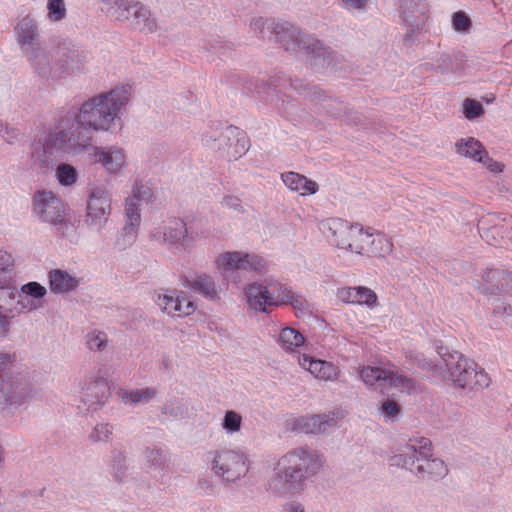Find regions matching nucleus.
<instances>
[{
	"label": "nucleus",
	"mask_w": 512,
	"mask_h": 512,
	"mask_svg": "<svg viewBox=\"0 0 512 512\" xmlns=\"http://www.w3.org/2000/svg\"><path fill=\"white\" fill-rule=\"evenodd\" d=\"M324 464L325 457L318 450L308 446L292 448L278 459L268 487L281 496L294 495L307 479L323 469Z\"/></svg>",
	"instance_id": "nucleus-1"
},
{
	"label": "nucleus",
	"mask_w": 512,
	"mask_h": 512,
	"mask_svg": "<svg viewBox=\"0 0 512 512\" xmlns=\"http://www.w3.org/2000/svg\"><path fill=\"white\" fill-rule=\"evenodd\" d=\"M132 87L117 85L98 93L80 104L74 112L78 124L84 130L110 132L116 127L121 114L132 99Z\"/></svg>",
	"instance_id": "nucleus-2"
},
{
	"label": "nucleus",
	"mask_w": 512,
	"mask_h": 512,
	"mask_svg": "<svg viewBox=\"0 0 512 512\" xmlns=\"http://www.w3.org/2000/svg\"><path fill=\"white\" fill-rule=\"evenodd\" d=\"M437 354L439 360L435 364H422L433 377L448 381L456 388L467 390L483 389L490 385V378L484 369L466 359L461 353L440 346L437 348Z\"/></svg>",
	"instance_id": "nucleus-3"
},
{
	"label": "nucleus",
	"mask_w": 512,
	"mask_h": 512,
	"mask_svg": "<svg viewBox=\"0 0 512 512\" xmlns=\"http://www.w3.org/2000/svg\"><path fill=\"white\" fill-rule=\"evenodd\" d=\"M82 129L76 120L74 112L66 111L56 120L40 141L44 153L53 155L55 153L62 155L76 156L88 150L89 143L81 141L77 131Z\"/></svg>",
	"instance_id": "nucleus-4"
},
{
	"label": "nucleus",
	"mask_w": 512,
	"mask_h": 512,
	"mask_svg": "<svg viewBox=\"0 0 512 512\" xmlns=\"http://www.w3.org/2000/svg\"><path fill=\"white\" fill-rule=\"evenodd\" d=\"M319 227L334 247L364 256L372 227L357 222L351 223L341 218L323 220Z\"/></svg>",
	"instance_id": "nucleus-5"
},
{
	"label": "nucleus",
	"mask_w": 512,
	"mask_h": 512,
	"mask_svg": "<svg viewBox=\"0 0 512 512\" xmlns=\"http://www.w3.org/2000/svg\"><path fill=\"white\" fill-rule=\"evenodd\" d=\"M209 465L216 477L230 484L248 474L251 460L248 453L240 447H223L210 452Z\"/></svg>",
	"instance_id": "nucleus-6"
},
{
	"label": "nucleus",
	"mask_w": 512,
	"mask_h": 512,
	"mask_svg": "<svg viewBox=\"0 0 512 512\" xmlns=\"http://www.w3.org/2000/svg\"><path fill=\"white\" fill-rule=\"evenodd\" d=\"M216 271L223 277L236 271H251L259 275L269 271V262L259 253L244 250H227L219 253L214 262Z\"/></svg>",
	"instance_id": "nucleus-7"
},
{
	"label": "nucleus",
	"mask_w": 512,
	"mask_h": 512,
	"mask_svg": "<svg viewBox=\"0 0 512 512\" xmlns=\"http://www.w3.org/2000/svg\"><path fill=\"white\" fill-rule=\"evenodd\" d=\"M249 31L263 41H275L285 50H294V42L300 36V30L287 22L273 18L254 16L249 22Z\"/></svg>",
	"instance_id": "nucleus-8"
},
{
	"label": "nucleus",
	"mask_w": 512,
	"mask_h": 512,
	"mask_svg": "<svg viewBox=\"0 0 512 512\" xmlns=\"http://www.w3.org/2000/svg\"><path fill=\"white\" fill-rule=\"evenodd\" d=\"M32 305V282L22 286L17 291L7 281L0 285V334L5 335L9 330L10 319L24 311H29Z\"/></svg>",
	"instance_id": "nucleus-9"
},
{
	"label": "nucleus",
	"mask_w": 512,
	"mask_h": 512,
	"mask_svg": "<svg viewBox=\"0 0 512 512\" xmlns=\"http://www.w3.org/2000/svg\"><path fill=\"white\" fill-rule=\"evenodd\" d=\"M208 149L218 152L228 159H238L248 150V140L244 134H235L232 128L211 130L202 137Z\"/></svg>",
	"instance_id": "nucleus-10"
},
{
	"label": "nucleus",
	"mask_w": 512,
	"mask_h": 512,
	"mask_svg": "<svg viewBox=\"0 0 512 512\" xmlns=\"http://www.w3.org/2000/svg\"><path fill=\"white\" fill-rule=\"evenodd\" d=\"M156 200V193L148 182L136 181L132 187L131 195L125 200V218L124 233L131 240L135 239L140 223L141 204H152Z\"/></svg>",
	"instance_id": "nucleus-11"
},
{
	"label": "nucleus",
	"mask_w": 512,
	"mask_h": 512,
	"mask_svg": "<svg viewBox=\"0 0 512 512\" xmlns=\"http://www.w3.org/2000/svg\"><path fill=\"white\" fill-rule=\"evenodd\" d=\"M86 152L89 162L99 165L109 176L121 175L129 166L128 152L120 145L89 144Z\"/></svg>",
	"instance_id": "nucleus-12"
},
{
	"label": "nucleus",
	"mask_w": 512,
	"mask_h": 512,
	"mask_svg": "<svg viewBox=\"0 0 512 512\" xmlns=\"http://www.w3.org/2000/svg\"><path fill=\"white\" fill-rule=\"evenodd\" d=\"M157 307L170 317H186L193 314L196 303L182 290L164 289L155 298Z\"/></svg>",
	"instance_id": "nucleus-13"
},
{
	"label": "nucleus",
	"mask_w": 512,
	"mask_h": 512,
	"mask_svg": "<svg viewBox=\"0 0 512 512\" xmlns=\"http://www.w3.org/2000/svg\"><path fill=\"white\" fill-rule=\"evenodd\" d=\"M165 245L178 252H185L194 246V236L189 232L184 220L173 218L161 226V231L154 235Z\"/></svg>",
	"instance_id": "nucleus-14"
},
{
	"label": "nucleus",
	"mask_w": 512,
	"mask_h": 512,
	"mask_svg": "<svg viewBox=\"0 0 512 512\" xmlns=\"http://www.w3.org/2000/svg\"><path fill=\"white\" fill-rule=\"evenodd\" d=\"M111 214V195L101 186H93L89 190L86 219L88 226L102 228Z\"/></svg>",
	"instance_id": "nucleus-15"
},
{
	"label": "nucleus",
	"mask_w": 512,
	"mask_h": 512,
	"mask_svg": "<svg viewBox=\"0 0 512 512\" xmlns=\"http://www.w3.org/2000/svg\"><path fill=\"white\" fill-rule=\"evenodd\" d=\"M80 395L77 409L84 414L97 411L105 402L106 382L86 375L79 383Z\"/></svg>",
	"instance_id": "nucleus-16"
},
{
	"label": "nucleus",
	"mask_w": 512,
	"mask_h": 512,
	"mask_svg": "<svg viewBox=\"0 0 512 512\" xmlns=\"http://www.w3.org/2000/svg\"><path fill=\"white\" fill-rule=\"evenodd\" d=\"M431 449V441L425 437L411 438L408 443L391 457V464L409 470L416 475L418 458L426 456Z\"/></svg>",
	"instance_id": "nucleus-17"
},
{
	"label": "nucleus",
	"mask_w": 512,
	"mask_h": 512,
	"mask_svg": "<svg viewBox=\"0 0 512 512\" xmlns=\"http://www.w3.org/2000/svg\"><path fill=\"white\" fill-rule=\"evenodd\" d=\"M34 215L42 222L60 224L64 221V205L52 192H39L34 196Z\"/></svg>",
	"instance_id": "nucleus-18"
},
{
	"label": "nucleus",
	"mask_w": 512,
	"mask_h": 512,
	"mask_svg": "<svg viewBox=\"0 0 512 512\" xmlns=\"http://www.w3.org/2000/svg\"><path fill=\"white\" fill-rule=\"evenodd\" d=\"M299 365L312 376L321 381H336L340 376V369L332 362L317 359L307 354L299 357Z\"/></svg>",
	"instance_id": "nucleus-19"
},
{
	"label": "nucleus",
	"mask_w": 512,
	"mask_h": 512,
	"mask_svg": "<svg viewBox=\"0 0 512 512\" xmlns=\"http://www.w3.org/2000/svg\"><path fill=\"white\" fill-rule=\"evenodd\" d=\"M337 297L346 304L365 306L374 309L378 306V296L365 286L342 287L337 291Z\"/></svg>",
	"instance_id": "nucleus-20"
},
{
	"label": "nucleus",
	"mask_w": 512,
	"mask_h": 512,
	"mask_svg": "<svg viewBox=\"0 0 512 512\" xmlns=\"http://www.w3.org/2000/svg\"><path fill=\"white\" fill-rule=\"evenodd\" d=\"M337 425V420L329 415L300 416L292 420L291 428L302 433H324Z\"/></svg>",
	"instance_id": "nucleus-21"
},
{
	"label": "nucleus",
	"mask_w": 512,
	"mask_h": 512,
	"mask_svg": "<svg viewBox=\"0 0 512 512\" xmlns=\"http://www.w3.org/2000/svg\"><path fill=\"white\" fill-rule=\"evenodd\" d=\"M447 464L440 458L433 457L432 448L428 454L418 458L416 476L425 480H439L448 474Z\"/></svg>",
	"instance_id": "nucleus-22"
},
{
	"label": "nucleus",
	"mask_w": 512,
	"mask_h": 512,
	"mask_svg": "<svg viewBox=\"0 0 512 512\" xmlns=\"http://www.w3.org/2000/svg\"><path fill=\"white\" fill-rule=\"evenodd\" d=\"M507 285L512 286V274L499 270H489L482 276L478 290L484 295H498L506 293Z\"/></svg>",
	"instance_id": "nucleus-23"
},
{
	"label": "nucleus",
	"mask_w": 512,
	"mask_h": 512,
	"mask_svg": "<svg viewBox=\"0 0 512 512\" xmlns=\"http://www.w3.org/2000/svg\"><path fill=\"white\" fill-rule=\"evenodd\" d=\"M266 292L264 280L248 283L243 290L244 300L248 307L255 312H268Z\"/></svg>",
	"instance_id": "nucleus-24"
},
{
	"label": "nucleus",
	"mask_w": 512,
	"mask_h": 512,
	"mask_svg": "<svg viewBox=\"0 0 512 512\" xmlns=\"http://www.w3.org/2000/svg\"><path fill=\"white\" fill-rule=\"evenodd\" d=\"M281 180L290 191L303 197L314 195L319 190V185L314 180L293 171L282 173Z\"/></svg>",
	"instance_id": "nucleus-25"
},
{
	"label": "nucleus",
	"mask_w": 512,
	"mask_h": 512,
	"mask_svg": "<svg viewBox=\"0 0 512 512\" xmlns=\"http://www.w3.org/2000/svg\"><path fill=\"white\" fill-rule=\"evenodd\" d=\"M357 373L368 388L379 391L387 390L388 368L364 365L358 367Z\"/></svg>",
	"instance_id": "nucleus-26"
},
{
	"label": "nucleus",
	"mask_w": 512,
	"mask_h": 512,
	"mask_svg": "<svg viewBox=\"0 0 512 512\" xmlns=\"http://www.w3.org/2000/svg\"><path fill=\"white\" fill-rule=\"evenodd\" d=\"M48 277L50 290L56 294L70 293L80 285V278L65 270H51Z\"/></svg>",
	"instance_id": "nucleus-27"
},
{
	"label": "nucleus",
	"mask_w": 512,
	"mask_h": 512,
	"mask_svg": "<svg viewBox=\"0 0 512 512\" xmlns=\"http://www.w3.org/2000/svg\"><path fill=\"white\" fill-rule=\"evenodd\" d=\"M393 248L392 239L372 227L364 256L384 258L393 252Z\"/></svg>",
	"instance_id": "nucleus-28"
},
{
	"label": "nucleus",
	"mask_w": 512,
	"mask_h": 512,
	"mask_svg": "<svg viewBox=\"0 0 512 512\" xmlns=\"http://www.w3.org/2000/svg\"><path fill=\"white\" fill-rule=\"evenodd\" d=\"M455 153L460 157L479 162L486 155L482 142L474 137H463L455 142Z\"/></svg>",
	"instance_id": "nucleus-29"
},
{
	"label": "nucleus",
	"mask_w": 512,
	"mask_h": 512,
	"mask_svg": "<svg viewBox=\"0 0 512 512\" xmlns=\"http://www.w3.org/2000/svg\"><path fill=\"white\" fill-rule=\"evenodd\" d=\"M427 13L423 7L405 2L403 6V20L407 25L408 33L414 34L421 31L427 21Z\"/></svg>",
	"instance_id": "nucleus-30"
},
{
	"label": "nucleus",
	"mask_w": 512,
	"mask_h": 512,
	"mask_svg": "<svg viewBox=\"0 0 512 512\" xmlns=\"http://www.w3.org/2000/svg\"><path fill=\"white\" fill-rule=\"evenodd\" d=\"M143 465L149 473L160 474L168 466V456L161 448H146L143 452Z\"/></svg>",
	"instance_id": "nucleus-31"
},
{
	"label": "nucleus",
	"mask_w": 512,
	"mask_h": 512,
	"mask_svg": "<svg viewBox=\"0 0 512 512\" xmlns=\"http://www.w3.org/2000/svg\"><path fill=\"white\" fill-rule=\"evenodd\" d=\"M264 282L267 291L268 309L284 306V300L290 286L276 279H266Z\"/></svg>",
	"instance_id": "nucleus-32"
},
{
	"label": "nucleus",
	"mask_w": 512,
	"mask_h": 512,
	"mask_svg": "<svg viewBox=\"0 0 512 512\" xmlns=\"http://www.w3.org/2000/svg\"><path fill=\"white\" fill-rule=\"evenodd\" d=\"M184 286L196 290L205 297L211 299L217 297L215 282L205 273L195 274L191 279H186Z\"/></svg>",
	"instance_id": "nucleus-33"
},
{
	"label": "nucleus",
	"mask_w": 512,
	"mask_h": 512,
	"mask_svg": "<svg viewBox=\"0 0 512 512\" xmlns=\"http://www.w3.org/2000/svg\"><path fill=\"white\" fill-rule=\"evenodd\" d=\"M276 341L285 352L293 353L304 344L305 338L295 328L285 327L280 330Z\"/></svg>",
	"instance_id": "nucleus-34"
},
{
	"label": "nucleus",
	"mask_w": 512,
	"mask_h": 512,
	"mask_svg": "<svg viewBox=\"0 0 512 512\" xmlns=\"http://www.w3.org/2000/svg\"><path fill=\"white\" fill-rule=\"evenodd\" d=\"M119 395L122 402L126 405H144L156 397L157 390L155 388L145 387L133 390H123Z\"/></svg>",
	"instance_id": "nucleus-35"
},
{
	"label": "nucleus",
	"mask_w": 512,
	"mask_h": 512,
	"mask_svg": "<svg viewBox=\"0 0 512 512\" xmlns=\"http://www.w3.org/2000/svg\"><path fill=\"white\" fill-rule=\"evenodd\" d=\"M135 25L148 32H155L158 28V22L152 11L138 1L133 13Z\"/></svg>",
	"instance_id": "nucleus-36"
},
{
	"label": "nucleus",
	"mask_w": 512,
	"mask_h": 512,
	"mask_svg": "<svg viewBox=\"0 0 512 512\" xmlns=\"http://www.w3.org/2000/svg\"><path fill=\"white\" fill-rule=\"evenodd\" d=\"M137 3L136 0H115L108 4L106 13L119 21L129 20L133 17Z\"/></svg>",
	"instance_id": "nucleus-37"
},
{
	"label": "nucleus",
	"mask_w": 512,
	"mask_h": 512,
	"mask_svg": "<svg viewBox=\"0 0 512 512\" xmlns=\"http://www.w3.org/2000/svg\"><path fill=\"white\" fill-rule=\"evenodd\" d=\"M396 388L401 392L410 393L415 389V381L395 368H388L387 390Z\"/></svg>",
	"instance_id": "nucleus-38"
},
{
	"label": "nucleus",
	"mask_w": 512,
	"mask_h": 512,
	"mask_svg": "<svg viewBox=\"0 0 512 512\" xmlns=\"http://www.w3.org/2000/svg\"><path fill=\"white\" fill-rule=\"evenodd\" d=\"M86 348L93 353H102L109 347V337L105 331L92 329L84 337Z\"/></svg>",
	"instance_id": "nucleus-39"
},
{
	"label": "nucleus",
	"mask_w": 512,
	"mask_h": 512,
	"mask_svg": "<svg viewBox=\"0 0 512 512\" xmlns=\"http://www.w3.org/2000/svg\"><path fill=\"white\" fill-rule=\"evenodd\" d=\"M243 426L242 415L235 410H227L220 422V427L227 436H233L241 432Z\"/></svg>",
	"instance_id": "nucleus-40"
},
{
	"label": "nucleus",
	"mask_w": 512,
	"mask_h": 512,
	"mask_svg": "<svg viewBox=\"0 0 512 512\" xmlns=\"http://www.w3.org/2000/svg\"><path fill=\"white\" fill-rule=\"evenodd\" d=\"M55 178L61 186L72 187L77 183L79 173L73 165L61 163L55 169Z\"/></svg>",
	"instance_id": "nucleus-41"
},
{
	"label": "nucleus",
	"mask_w": 512,
	"mask_h": 512,
	"mask_svg": "<svg viewBox=\"0 0 512 512\" xmlns=\"http://www.w3.org/2000/svg\"><path fill=\"white\" fill-rule=\"evenodd\" d=\"M461 107L464 118L469 121H475L485 113L482 103L472 98L464 99Z\"/></svg>",
	"instance_id": "nucleus-42"
},
{
	"label": "nucleus",
	"mask_w": 512,
	"mask_h": 512,
	"mask_svg": "<svg viewBox=\"0 0 512 512\" xmlns=\"http://www.w3.org/2000/svg\"><path fill=\"white\" fill-rule=\"evenodd\" d=\"M15 30L19 44L22 47L30 45L32 41V19L26 16L17 24Z\"/></svg>",
	"instance_id": "nucleus-43"
},
{
	"label": "nucleus",
	"mask_w": 512,
	"mask_h": 512,
	"mask_svg": "<svg viewBox=\"0 0 512 512\" xmlns=\"http://www.w3.org/2000/svg\"><path fill=\"white\" fill-rule=\"evenodd\" d=\"M113 436V426L108 423L96 424L88 438L93 443L109 442Z\"/></svg>",
	"instance_id": "nucleus-44"
},
{
	"label": "nucleus",
	"mask_w": 512,
	"mask_h": 512,
	"mask_svg": "<svg viewBox=\"0 0 512 512\" xmlns=\"http://www.w3.org/2000/svg\"><path fill=\"white\" fill-rule=\"evenodd\" d=\"M452 27L461 34H468L472 28V21L464 11H457L452 15Z\"/></svg>",
	"instance_id": "nucleus-45"
},
{
	"label": "nucleus",
	"mask_w": 512,
	"mask_h": 512,
	"mask_svg": "<svg viewBox=\"0 0 512 512\" xmlns=\"http://www.w3.org/2000/svg\"><path fill=\"white\" fill-rule=\"evenodd\" d=\"M47 9L50 21L58 22L66 17L67 11L64 0H49Z\"/></svg>",
	"instance_id": "nucleus-46"
},
{
	"label": "nucleus",
	"mask_w": 512,
	"mask_h": 512,
	"mask_svg": "<svg viewBox=\"0 0 512 512\" xmlns=\"http://www.w3.org/2000/svg\"><path fill=\"white\" fill-rule=\"evenodd\" d=\"M379 413L386 421H395L400 414V406L396 401L387 399L380 405Z\"/></svg>",
	"instance_id": "nucleus-47"
},
{
	"label": "nucleus",
	"mask_w": 512,
	"mask_h": 512,
	"mask_svg": "<svg viewBox=\"0 0 512 512\" xmlns=\"http://www.w3.org/2000/svg\"><path fill=\"white\" fill-rule=\"evenodd\" d=\"M284 300V305H290L295 311L304 312L308 308L307 300L300 294L293 291L291 287L288 289Z\"/></svg>",
	"instance_id": "nucleus-48"
},
{
	"label": "nucleus",
	"mask_w": 512,
	"mask_h": 512,
	"mask_svg": "<svg viewBox=\"0 0 512 512\" xmlns=\"http://www.w3.org/2000/svg\"><path fill=\"white\" fill-rule=\"evenodd\" d=\"M370 0H338V5L348 12L365 11Z\"/></svg>",
	"instance_id": "nucleus-49"
},
{
	"label": "nucleus",
	"mask_w": 512,
	"mask_h": 512,
	"mask_svg": "<svg viewBox=\"0 0 512 512\" xmlns=\"http://www.w3.org/2000/svg\"><path fill=\"white\" fill-rule=\"evenodd\" d=\"M63 63L65 65V71L68 74L80 72L83 68L80 61V55L76 52H72L68 55L67 58L63 60Z\"/></svg>",
	"instance_id": "nucleus-50"
},
{
	"label": "nucleus",
	"mask_w": 512,
	"mask_h": 512,
	"mask_svg": "<svg viewBox=\"0 0 512 512\" xmlns=\"http://www.w3.org/2000/svg\"><path fill=\"white\" fill-rule=\"evenodd\" d=\"M452 65L453 59L449 55L443 54L436 60L435 69L442 75L449 74L454 72Z\"/></svg>",
	"instance_id": "nucleus-51"
},
{
	"label": "nucleus",
	"mask_w": 512,
	"mask_h": 512,
	"mask_svg": "<svg viewBox=\"0 0 512 512\" xmlns=\"http://www.w3.org/2000/svg\"><path fill=\"white\" fill-rule=\"evenodd\" d=\"M478 163L483 164L484 167H486L490 172L494 174H500L504 171V164L494 160L491 158L486 151V155L482 157V160H480Z\"/></svg>",
	"instance_id": "nucleus-52"
},
{
	"label": "nucleus",
	"mask_w": 512,
	"mask_h": 512,
	"mask_svg": "<svg viewBox=\"0 0 512 512\" xmlns=\"http://www.w3.org/2000/svg\"><path fill=\"white\" fill-rule=\"evenodd\" d=\"M14 268V258L4 250H0V274L9 273Z\"/></svg>",
	"instance_id": "nucleus-53"
},
{
	"label": "nucleus",
	"mask_w": 512,
	"mask_h": 512,
	"mask_svg": "<svg viewBox=\"0 0 512 512\" xmlns=\"http://www.w3.org/2000/svg\"><path fill=\"white\" fill-rule=\"evenodd\" d=\"M500 229L497 227H494L490 230H487L484 232L483 237L490 242L492 245H500L501 242L495 238V234H499Z\"/></svg>",
	"instance_id": "nucleus-54"
},
{
	"label": "nucleus",
	"mask_w": 512,
	"mask_h": 512,
	"mask_svg": "<svg viewBox=\"0 0 512 512\" xmlns=\"http://www.w3.org/2000/svg\"><path fill=\"white\" fill-rule=\"evenodd\" d=\"M495 313L503 318L504 321L508 322L509 318L512 317V307L502 306L495 310Z\"/></svg>",
	"instance_id": "nucleus-55"
},
{
	"label": "nucleus",
	"mask_w": 512,
	"mask_h": 512,
	"mask_svg": "<svg viewBox=\"0 0 512 512\" xmlns=\"http://www.w3.org/2000/svg\"><path fill=\"white\" fill-rule=\"evenodd\" d=\"M285 512H305V509L302 504L293 502L286 506Z\"/></svg>",
	"instance_id": "nucleus-56"
},
{
	"label": "nucleus",
	"mask_w": 512,
	"mask_h": 512,
	"mask_svg": "<svg viewBox=\"0 0 512 512\" xmlns=\"http://www.w3.org/2000/svg\"><path fill=\"white\" fill-rule=\"evenodd\" d=\"M10 362L11 356L9 354L0 353V373L7 368Z\"/></svg>",
	"instance_id": "nucleus-57"
},
{
	"label": "nucleus",
	"mask_w": 512,
	"mask_h": 512,
	"mask_svg": "<svg viewBox=\"0 0 512 512\" xmlns=\"http://www.w3.org/2000/svg\"><path fill=\"white\" fill-rule=\"evenodd\" d=\"M46 294V288L34 282V298H41Z\"/></svg>",
	"instance_id": "nucleus-58"
},
{
	"label": "nucleus",
	"mask_w": 512,
	"mask_h": 512,
	"mask_svg": "<svg viewBox=\"0 0 512 512\" xmlns=\"http://www.w3.org/2000/svg\"><path fill=\"white\" fill-rule=\"evenodd\" d=\"M302 43H303V34L300 32L299 38L294 42L295 49L293 51H297L300 48L305 49V46H302Z\"/></svg>",
	"instance_id": "nucleus-59"
},
{
	"label": "nucleus",
	"mask_w": 512,
	"mask_h": 512,
	"mask_svg": "<svg viewBox=\"0 0 512 512\" xmlns=\"http://www.w3.org/2000/svg\"><path fill=\"white\" fill-rule=\"evenodd\" d=\"M233 200H234V199H233V198H231V197L226 198V199H225V203H226V205H230V202H231V201H233Z\"/></svg>",
	"instance_id": "nucleus-60"
},
{
	"label": "nucleus",
	"mask_w": 512,
	"mask_h": 512,
	"mask_svg": "<svg viewBox=\"0 0 512 512\" xmlns=\"http://www.w3.org/2000/svg\"><path fill=\"white\" fill-rule=\"evenodd\" d=\"M506 293H512V286L511 285H507Z\"/></svg>",
	"instance_id": "nucleus-61"
}]
</instances>
